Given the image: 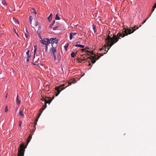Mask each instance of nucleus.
Here are the masks:
<instances>
[{
    "label": "nucleus",
    "instance_id": "nucleus-1",
    "mask_svg": "<svg viewBox=\"0 0 156 156\" xmlns=\"http://www.w3.org/2000/svg\"><path fill=\"white\" fill-rule=\"evenodd\" d=\"M136 27V26H135L134 27H130L129 29L124 28L123 29V31L122 33H119L117 35L113 34L110 36L109 34H108L105 39L107 44L105 45L102 48L100 49V50L101 51L103 49H105V51L106 48L109 46V47L107 49V51H106L107 52L110 47L119 41V39H121L120 37H123L125 36L133 33L136 30L138 29V27H137L135 29Z\"/></svg>",
    "mask_w": 156,
    "mask_h": 156
},
{
    "label": "nucleus",
    "instance_id": "nucleus-2",
    "mask_svg": "<svg viewBox=\"0 0 156 156\" xmlns=\"http://www.w3.org/2000/svg\"><path fill=\"white\" fill-rule=\"evenodd\" d=\"M50 53L52 60L54 62H58L60 61L61 56L59 53L57 52L56 48H51L50 49Z\"/></svg>",
    "mask_w": 156,
    "mask_h": 156
},
{
    "label": "nucleus",
    "instance_id": "nucleus-3",
    "mask_svg": "<svg viewBox=\"0 0 156 156\" xmlns=\"http://www.w3.org/2000/svg\"><path fill=\"white\" fill-rule=\"evenodd\" d=\"M27 146H24L23 144H21L19 147V149L18 151L17 156H23L25 151V148Z\"/></svg>",
    "mask_w": 156,
    "mask_h": 156
},
{
    "label": "nucleus",
    "instance_id": "nucleus-4",
    "mask_svg": "<svg viewBox=\"0 0 156 156\" xmlns=\"http://www.w3.org/2000/svg\"><path fill=\"white\" fill-rule=\"evenodd\" d=\"M54 40V38H50V39L48 38H44L43 40L40 41V42L42 43L43 45L42 47H45V46H48L49 44H50Z\"/></svg>",
    "mask_w": 156,
    "mask_h": 156
},
{
    "label": "nucleus",
    "instance_id": "nucleus-5",
    "mask_svg": "<svg viewBox=\"0 0 156 156\" xmlns=\"http://www.w3.org/2000/svg\"><path fill=\"white\" fill-rule=\"evenodd\" d=\"M64 85V84H62L59 86H57L55 87V90L56 91L55 95V96H57L60 93V92L65 88L63 87Z\"/></svg>",
    "mask_w": 156,
    "mask_h": 156
},
{
    "label": "nucleus",
    "instance_id": "nucleus-6",
    "mask_svg": "<svg viewBox=\"0 0 156 156\" xmlns=\"http://www.w3.org/2000/svg\"><path fill=\"white\" fill-rule=\"evenodd\" d=\"M87 60L89 62V61L88 60V59H90V60H92L91 63L93 64L95 63L96 60V55L95 54L94 55L91 56L90 57H87Z\"/></svg>",
    "mask_w": 156,
    "mask_h": 156
},
{
    "label": "nucleus",
    "instance_id": "nucleus-7",
    "mask_svg": "<svg viewBox=\"0 0 156 156\" xmlns=\"http://www.w3.org/2000/svg\"><path fill=\"white\" fill-rule=\"evenodd\" d=\"M54 39V40L51 42L52 48H56L58 45V40H56V38Z\"/></svg>",
    "mask_w": 156,
    "mask_h": 156
},
{
    "label": "nucleus",
    "instance_id": "nucleus-8",
    "mask_svg": "<svg viewBox=\"0 0 156 156\" xmlns=\"http://www.w3.org/2000/svg\"><path fill=\"white\" fill-rule=\"evenodd\" d=\"M39 58H38L37 59L35 58V56L34 55V58L33 59V62L36 63L34 64V65H36L37 64H38L40 62L39 61Z\"/></svg>",
    "mask_w": 156,
    "mask_h": 156
},
{
    "label": "nucleus",
    "instance_id": "nucleus-9",
    "mask_svg": "<svg viewBox=\"0 0 156 156\" xmlns=\"http://www.w3.org/2000/svg\"><path fill=\"white\" fill-rule=\"evenodd\" d=\"M48 103L47 100L44 101V105L41 108V110L42 111L44 110L47 107V104Z\"/></svg>",
    "mask_w": 156,
    "mask_h": 156
},
{
    "label": "nucleus",
    "instance_id": "nucleus-10",
    "mask_svg": "<svg viewBox=\"0 0 156 156\" xmlns=\"http://www.w3.org/2000/svg\"><path fill=\"white\" fill-rule=\"evenodd\" d=\"M26 33H25L24 35H23V37L24 38L26 37V38H29V33L27 32V31L26 30Z\"/></svg>",
    "mask_w": 156,
    "mask_h": 156
},
{
    "label": "nucleus",
    "instance_id": "nucleus-11",
    "mask_svg": "<svg viewBox=\"0 0 156 156\" xmlns=\"http://www.w3.org/2000/svg\"><path fill=\"white\" fill-rule=\"evenodd\" d=\"M81 50L83 51H85V52H89L91 54V55H94L93 54V51H89L87 50L85 48L82 49H81Z\"/></svg>",
    "mask_w": 156,
    "mask_h": 156
},
{
    "label": "nucleus",
    "instance_id": "nucleus-12",
    "mask_svg": "<svg viewBox=\"0 0 156 156\" xmlns=\"http://www.w3.org/2000/svg\"><path fill=\"white\" fill-rule=\"evenodd\" d=\"M76 33H73V32H71L70 34V36H69V39L71 40L73 37L75 36L76 34Z\"/></svg>",
    "mask_w": 156,
    "mask_h": 156
},
{
    "label": "nucleus",
    "instance_id": "nucleus-13",
    "mask_svg": "<svg viewBox=\"0 0 156 156\" xmlns=\"http://www.w3.org/2000/svg\"><path fill=\"white\" fill-rule=\"evenodd\" d=\"M30 51L28 50L26 54L27 55V61L28 62L29 61L30 58V55L29 54Z\"/></svg>",
    "mask_w": 156,
    "mask_h": 156
},
{
    "label": "nucleus",
    "instance_id": "nucleus-14",
    "mask_svg": "<svg viewBox=\"0 0 156 156\" xmlns=\"http://www.w3.org/2000/svg\"><path fill=\"white\" fill-rule=\"evenodd\" d=\"M42 29L41 28H39L38 29V30L37 31V33L38 34V36H39V37L41 39V37L40 34H41V32L42 31Z\"/></svg>",
    "mask_w": 156,
    "mask_h": 156
},
{
    "label": "nucleus",
    "instance_id": "nucleus-15",
    "mask_svg": "<svg viewBox=\"0 0 156 156\" xmlns=\"http://www.w3.org/2000/svg\"><path fill=\"white\" fill-rule=\"evenodd\" d=\"M75 83V82L74 80H71L69 81L68 82V85L67 86H66V87H68L69 85H71L72 83L73 84V83Z\"/></svg>",
    "mask_w": 156,
    "mask_h": 156
},
{
    "label": "nucleus",
    "instance_id": "nucleus-16",
    "mask_svg": "<svg viewBox=\"0 0 156 156\" xmlns=\"http://www.w3.org/2000/svg\"><path fill=\"white\" fill-rule=\"evenodd\" d=\"M16 104L18 105H19L20 103V100L19 99L18 95H17L16 98Z\"/></svg>",
    "mask_w": 156,
    "mask_h": 156
},
{
    "label": "nucleus",
    "instance_id": "nucleus-17",
    "mask_svg": "<svg viewBox=\"0 0 156 156\" xmlns=\"http://www.w3.org/2000/svg\"><path fill=\"white\" fill-rule=\"evenodd\" d=\"M23 111H24V108L20 110V112H19L20 115L22 116H24V115L23 114Z\"/></svg>",
    "mask_w": 156,
    "mask_h": 156
},
{
    "label": "nucleus",
    "instance_id": "nucleus-18",
    "mask_svg": "<svg viewBox=\"0 0 156 156\" xmlns=\"http://www.w3.org/2000/svg\"><path fill=\"white\" fill-rule=\"evenodd\" d=\"M74 46L75 47H78L81 48H83L84 47V45L81 44H76Z\"/></svg>",
    "mask_w": 156,
    "mask_h": 156
},
{
    "label": "nucleus",
    "instance_id": "nucleus-19",
    "mask_svg": "<svg viewBox=\"0 0 156 156\" xmlns=\"http://www.w3.org/2000/svg\"><path fill=\"white\" fill-rule=\"evenodd\" d=\"M2 3L4 6H6L7 5L6 2L5 0H2Z\"/></svg>",
    "mask_w": 156,
    "mask_h": 156
},
{
    "label": "nucleus",
    "instance_id": "nucleus-20",
    "mask_svg": "<svg viewBox=\"0 0 156 156\" xmlns=\"http://www.w3.org/2000/svg\"><path fill=\"white\" fill-rule=\"evenodd\" d=\"M77 52L76 53H74V52H72L71 54V56L72 57L74 58L76 55V54Z\"/></svg>",
    "mask_w": 156,
    "mask_h": 156
},
{
    "label": "nucleus",
    "instance_id": "nucleus-21",
    "mask_svg": "<svg viewBox=\"0 0 156 156\" xmlns=\"http://www.w3.org/2000/svg\"><path fill=\"white\" fill-rule=\"evenodd\" d=\"M99 54L100 55V56L98 55H97V57L96 58V60L98 59L99 58L101 57V56H103V54L102 53H101V54L99 53Z\"/></svg>",
    "mask_w": 156,
    "mask_h": 156
},
{
    "label": "nucleus",
    "instance_id": "nucleus-22",
    "mask_svg": "<svg viewBox=\"0 0 156 156\" xmlns=\"http://www.w3.org/2000/svg\"><path fill=\"white\" fill-rule=\"evenodd\" d=\"M38 118L37 117V118L35 119V121H34V123L35 124L34 125V128H35V129H36L35 126L37 124V121L38 120Z\"/></svg>",
    "mask_w": 156,
    "mask_h": 156
},
{
    "label": "nucleus",
    "instance_id": "nucleus-23",
    "mask_svg": "<svg viewBox=\"0 0 156 156\" xmlns=\"http://www.w3.org/2000/svg\"><path fill=\"white\" fill-rule=\"evenodd\" d=\"M52 14H51L48 17V20H49V21H51V20H52Z\"/></svg>",
    "mask_w": 156,
    "mask_h": 156
},
{
    "label": "nucleus",
    "instance_id": "nucleus-24",
    "mask_svg": "<svg viewBox=\"0 0 156 156\" xmlns=\"http://www.w3.org/2000/svg\"><path fill=\"white\" fill-rule=\"evenodd\" d=\"M156 8V3L152 7V12L151 14L152 13V12H153V11L154 10V8Z\"/></svg>",
    "mask_w": 156,
    "mask_h": 156
},
{
    "label": "nucleus",
    "instance_id": "nucleus-25",
    "mask_svg": "<svg viewBox=\"0 0 156 156\" xmlns=\"http://www.w3.org/2000/svg\"><path fill=\"white\" fill-rule=\"evenodd\" d=\"M30 11L34 13H35L36 14L35 9H34V8L31 9L30 10Z\"/></svg>",
    "mask_w": 156,
    "mask_h": 156
},
{
    "label": "nucleus",
    "instance_id": "nucleus-26",
    "mask_svg": "<svg viewBox=\"0 0 156 156\" xmlns=\"http://www.w3.org/2000/svg\"><path fill=\"white\" fill-rule=\"evenodd\" d=\"M29 19H30V24H31L32 21L33 19V17L31 16H30V17H29Z\"/></svg>",
    "mask_w": 156,
    "mask_h": 156
},
{
    "label": "nucleus",
    "instance_id": "nucleus-27",
    "mask_svg": "<svg viewBox=\"0 0 156 156\" xmlns=\"http://www.w3.org/2000/svg\"><path fill=\"white\" fill-rule=\"evenodd\" d=\"M60 18L59 16H58L57 14H56L55 17V20H60Z\"/></svg>",
    "mask_w": 156,
    "mask_h": 156
},
{
    "label": "nucleus",
    "instance_id": "nucleus-28",
    "mask_svg": "<svg viewBox=\"0 0 156 156\" xmlns=\"http://www.w3.org/2000/svg\"><path fill=\"white\" fill-rule=\"evenodd\" d=\"M42 112V111L41 110L40 112V113L38 114L37 116V118H38V119L39 118V117H40V115H41V114Z\"/></svg>",
    "mask_w": 156,
    "mask_h": 156
},
{
    "label": "nucleus",
    "instance_id": "nucleus-29",
    "mask_svg": "<svg viewBox=\"0 0 156 156\" xmlns=\"http://www.w3.org/2000/svg\"><path fill=\"white\" fill-rule=\"evenodd\" d=\"M68 46H69V44L68 43H67L66 44V45L65 46H64V48H65L66 49L67 48H68Z\"/></svg>",
    "mask_w": 156,
    "mask_h": 156
},
{
    "label": "nucleus",
    "instance_id": "nucleus-30",
    "mask_svg": "<svg viewBox=\"0 0 156 156\" xmlns=\"http://www.w3.org/2000/svg\"><path fill=\"white\" fill-rule=\"evenodd\" d=\"M21 125H22V122L21 121H19V126L20 127H21Z\"/></svg>",
    "mask_w": 156,
    "mask_h": 156
},
{
    "label": "nucleus",
    "instance_id": "nucleus-31",
    "mask_svg": "<svg viewBox=\"0 0 156 156\" xmlns=\"http://www.w3.org/2000/svg\"><path fill=\"white\" fill-rule=\"evenodd\" d=\"M45 100H47L46 99H44L43 98H41V99H40V101H44H44Z\"/></svg>",
    "mask_w": 156,
    "mask_h": 156
},
{
    "label": "nucleus",
    "instance_id": "nucleus-32",
    "mask_svg": "<svg viewBox=\"0 0 156 156\" xmlns=\"http://www.w3.org/2000/svg\"><path fill=\"white\" fill-rule=\"evenodd\" d=\"M48 46H45V51H47V50H48Z\"/></svg>",
    "mask_w": 156,
    "mask_h": 156
},
{
    "label": "nucleus",
    "instance_id": "nucleus-33",
    "mask_svg": "<svg viewBox=\"0 0 156 156\" xmlns=\"http://www.w3.org/2000/svg\"><path fill=\"white\" fill-rule=\"evenodd\" d=\"M8 111V107L7 106H6L5 109V112H7Z\"/></svg>",
    "mask_w": 156,
    "mask_h": 156
},
{
    "label": "nucleus",
    "instance_id": "nucleus-34",
    "mask_svg": "<svg viewBox=\"0 0 156 156\" xmlns=\"http://www.w3.org/2000/svg\"><path fill=\"white\" fill-rule=\"evenodd\" d=\"M15 22L16 23H17L18 24H19V22L16 19L15 20Z\"/></svg>",
    "mask_w": 156,
    "mask_h": 156
},
{
    "label": "nucleus",
    "instance_id": "nucleus-35",
    "mask_svg": "<svg viewBox=\"0 0 156 156\" xmlns=\"http://www.w3.org/2000/svg\"><path fill=\"white\" fill-rule=\"evenodd\" d=\"M30 139H29V138H28L27 139V144H28V143L30 142Z\"/></svg>",
    "mask_w": 156,
    "mask_h": 156
},
{
    "label": "nucleus",
    "instance_id": "nucleus-36",
    "mask_svg": "<svg viewBox=\"0 0 156 156\" xmlns=\"http://www.w3.org/2000/svg\"><path fill=\"white\" fill-rule=\"evenodd\" d=\"M149 17H147V18L146 19V20L144 21V22L143 23V24H144L146 21V20H147V19Z\"/></svg>",
    "mask_w": 156,
    "mask_h": 156
},
{
    "label": "nucleus",
    "instance_id": "nucleus-37",
    "mask_svg": "<svg viewBox=\"0 0 156 156\" xmlns=\"http://www.w3.org/2000/svg\"><path fill=\"white\" fill-rule=\"evenodd\" d=\"M36 50H37V49H36V48L34 49V55H35V54L36 53Z\"/></svg>",
    "mask_w": 156,
    "mask_h": 156
},
{
    "label": "nucleus",
    "instance_id": "nucleus-38",
    "mask_svg": "<svg viewBox=\"0 0 156 156\" xmlns=\"http://www.w3.org/2000/svg\"><path fill=\"white\" fill-rule=\"evenodd\" d=\"M80 60H82V61H84L85 60V58L84 57L83 58H80L79 59Z\"/></svg>",
    "mask_w": 156,
    "mask_h": 156
},
{
    "label": "nucleus",
    "instance_id": "nucleus-39",
    "mask_svg": "<svg viewBox=\"0 0 156 156\" xmlns=\"http://www.w3.org/2000/svg\"><path fill=\"white\" fill-rule=\"evenodd\" d=\"M55 20H53L52 22L51 25H53L55 23Z\"/></svg>",
    "mask_w": 156,
    "mask_h": 156
},
{
    "label": "nucleus",
    "instance_id": "nucleus-40",
    "mask_svg": "<svg viewBox=\"0 0 156 156\" xmlns=\"http://www.w3.org/2000/svg\"><path fill=\"white\" fill-rule=\"evenodd\" d=\"M52 100H49V101H48V103L49 104H50V103L51 102V101H52Z\"/></svg>",
    "mask_w": 156,
    "mask_h": 156
},
{
    "label": "nucleus",
    "instance_id": "nucleus-41",
    "mask_svg": "<svg viewBox=\"0 0 156 156\" xmlns=\"http://www.w3.org/2000/svg\"><path fill=\"white\" fill-rule=\"evenodd\" d=\"M58 27H53V30H55V29H56V28H58Z\"/></svg>",
    "mask_w": 156,
    "mask_h": 156
},
{
    "label": "nucleus",
    "instance_id": "nucleus-42",
    "mask_svg": "<svg viewBox=\"0 0 156 156\" xmlns=\"http://www.w3.org/2000/svg\"><path fill=\"white\" fill-rule=\"evenodd\" d=\"M32 138V136H31V135H30L29 136V137H28V138L29 139H30Z\"/></svg>",
    "mask_w": 156,
    "mask_h": 156
},
{
    "label": "nucleus",
    "instance_id": "nucleus-43",
    "mask_svg": "<svg viewBox=\"0 0 156 156\" xmlns=\"http://www.w3.org/2000/svg\"><path fill=\"white\" fill-rule=\"evenodd\" d=\"M93 29L94 30H95V26H94L93 25Z\"/></svg>",
    "mask_w": 156,
    "mask_h": 156
},
{
    "label": "nucleus",
    "instance_id": "nucleus-44",
    "mask_svg": "<svg viewBox=\"0 0 156 156\" xmlns=\"http://www.w3.org/2000/svg\"><path fill=\"white\" fill-rule=\"evenodd\" d=\"M86 49H88V50L89 49V48L88 47H86Z\"/></svg>",
    "mask_w": 156,
    "mask_h": 156
},
{
    "label": "nucleus",
    "instance_id": "nucleus-45",
    "mask_svg": "<svg viewBox=\"0 0 156 156\" xmlns=\"http://www.w3.org/2000/svg\"><path fill=\"white\" fill-rule=\"evenodd\" d=\"M14 30V31H15L16 33L17 34V35H18V34H17V33H16V31L15 30Z\"/></svg>",
    "mask_w": 156,
    "mask_h": 156
},
{
    "label": "nucleus",
    "instance_id": "nucleus-46",
    "mask_svg": "<svg viewBox=\"0 0 156 156\" xmlns=\"http://www.w3.org/2000/svg\"><path fill=\"white\" fill-rule=\"evenodd\" d=\"M36 46H36H36H34V49H35V48H36Z\"/></svg>",
    "mask_w": 156,
    "mask_h": 156
},
{
    "label": "nucleus",
    "instance_id": "nucleus-47",
    "mask_svg": "<svg viewBox=\"0 0 156 156\" xmlns=\"http://www.w3.org/2000/svg\"><path fill=\"white\" fill-rule=\"evenodd\" d=\"M87 55H88V56L90 55V54H88V53H87Z\"/></svg>",
    "mask_w": 156,
    "mask_h": 156
},
{
    "label": "nucleus",
    "instance_id": "nucleus-48",
    "mask_svg": "<svg viewBox=\"0 0 156 156\" xmlns=\"http://www.w3.org/2000/svg\"><path fill=\"white\" fill-rule=\"evenodd\" d=\"M7 95L5 97V98H7Z\"/></svg>",
    "mask_w": 156,
    "mask_h": 156
},
{
    "label": "nucleus",
    "instance_id": "nucleus-49",
    "mask_svg": "<svg viewBox=\"0 0 156 156\" xmlns=\"http://www.w3.org/2000/svg\"><path fill=\"white\" fill-rule=\"evenodd\" d=\"M91 65V64H89V65Z\"/></svg>",
    "mask_w": 156,
    "mask_h": 156
},
{
    "label": "nucleus",
    "instance_id": "nucleus-50",
    "mask_svg": "<svg viewBox=\"0 0 156 156\" xmlns=\"http://www.w3.org/2000/svg\"><path fill=\"white\" fill-rule=\"evenodd\" d=\"M54 98V97H53V98H52V99H53Z\"/></svg>",
    "mask_w": 156,
    "mask_h": 156
},
{
    "label": "nucleus",
    "instance_id": "nucleus-51",
    "mask_svg": "<svg viewBox=\"0 0 156 156\" xmlns=\"http://www.w3.org/2000/svg\"><path fill=\"white\" fill-rule=\"evenodd\" d=\"M106 53H105V52H104V54H105Z\"/></svg>",
    "mask_w": 156,
    "mask_h": 156
}]
</instances>
